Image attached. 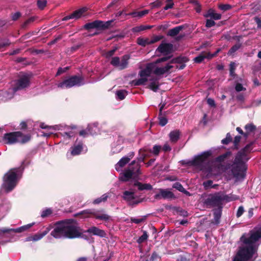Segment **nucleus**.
Here are the masks:
<instances>
[{"mask_svg":"<svg viewBox=\"0 0 261 261\" xmlns=\"http://www.w3.org/2000/svg\"><path fill=\"white\" fill-rule=\"evenodd\" d=\"M261 238V229L251 230L240 238L243 245L240 247L233 261H247L256 252L258 245L256 242Z\"/></svg>","mask_w":261,"mask_h":261,"instance_id":"1","label":"nucleus"},{"mask_svg":"<svg viewBox=\"0 0 261 261\" xmlns=\"http://www.w3.org/2000/svg\"><path fill=\"white\" fill-rule=\"evenodd\" d=\"M82 229H54L51 235L56 239H74L81 238L89 240L93 235L101 238L107 237L103 229H87L82 232Z\"/></svg>","mask_w":261,"mask_h":261,"instance_id":"2","label":"nucleus"},{"mask_svg":"<svg viewBox=\"0 0 261 261\" xmlns=\"http://www.w3.org/2000/svg\"><path fill=\"white\" fill-rule=\"evenodd\" d=\"M23 168L21 166L10 169L3 177L2 187L6 193L12 191L16 186Z\"/></svg>","mask_w":261,"mask_h":261,"instance_id":"3","label":"nucleus"},{"mask_svg":"<svg viewBox=\"0 0 261 261\" xmlns=\"http://www.w3.org/2000/svg\"><path fill=\"white\" fill-rule=\"evenodd\" d=\"M117 49V47H114L112 49L104 53L102 56L107 59L112 58L110 61L111 65L117 68L119 70H122L127 68L130 56L129 55H124L121 58V59L119 57H112Z\"/></svg>","mask_w":261,"mask_h":261,"instance_id":"4","label":"nucleus"},{"mask_svg":"<svg viewBox=\"0 0 261 261\" xmlns=\"http://www.w3.org/2000/svg\"><path fill=\"white\" fill-rule=\"evenodd\" d=\"M31 136L29 134L23 135L21 132H13L4 135L2 141L5 144H14L16 143L25 144L30 141Z\"/></svg>","mask_w":261,"mask_h":261,"instance_id":"5","label":"nucleus"},{"mask_svg":"<svg viewBox=\"0 0 261 261\" xmlns=\"http://www.w3.org/2000/svg\"><path fill=\"white\" fill-rule=\"evenodd\" d=\"M84 78L81 75H72L63 80L57 85L58 88L69 89L74 86H81L84 85Z\"/></svg>","mask_w":261,"mask_h":261,"instance_id":"6","label":"nucleus"},{"mask_svg":"<svg viewBox=\"0 0 261 261\" xmlns=\"http://www.w3.org/2000/svg\"><path fill=\"white\" fill-rule=\"evenodd\" d=\"M225 199L221 193L217 192L213 194H210L204 200V203L207 207L217 208L222 207L223 201Z\"/></svg>","mask_w":261,"mask_h":261,"instance_id":"7","label":"nucleus"},{"mask_svg":"<svg viewBox=\"0 0 261 261\" xmlns=\"http://www.w3.org/2000/svg\"><path fill=\"white\" fill-rule=\"evenodd\" d=\"M101 211H102V210L99 211L95 209H87L75 214L74 216L77 217L79 216H82V218H84L94 217L100 220H108L110 218L109 216L107 214H100Z\"/></svg>","mask_w":261,"mask_h":261,"instance_id":"8","label":"nucleus"},{"mask_svg":"<svg viewBox=\"0 0 261 261\" xmlns=\"http://www.w3.org/2000/svg\"><path fill=\"white\" fill-rule=\"evenodd\" d=\"M141 174L140 164H137L135 167H131L130 166L124 171L122 176L120 177V180L122 181H127L133 177H137Z\"/></svg>","mask_w":261,"mask_h":261,"instance_id":"9","label":"nucleus"},{"mask_svg":"<svg viewBox=\"0 0 261 261\" xmlns=\"http://www.w3.org/2000/svg\"><path fill=\"white\" fill-rule=\"evenodd\" d=\"M212 154L211 150L204 151L201 154L195 156L192 160L189 161L187 164L191 166H200L212 155Z\"/></svg>","mask_w":261,"mask_h":261,"instance_id":"10","label":"nucleus"},{"mask_svg":"<svg viewBox=\"0 0 261 261\" xmlns=\"http://www.w3.org/2000/svg\"><path fill=\"white\" fill-rule=\"evenodd\" d=\"M246 168L244 164L243 160L240 163H236V158L234 161V166L231 169V172L236 178H244L245 174V172Z\"/></svg>","mask_w":261,"mask_h":261,"instance_id":"11","label":"nucleus"},{"mask_svg":"<svg viewBox=\"0 0 261 261\" xmlns=\"http://www.w3.org/2000/svg\"><path fill=\"white\" fill-rule=\"evenodd\" d=\"M253 142L247 144L243 148L238 151L236 156V163H240L243 160H248V158L246 159L247 154L250 153L252 149Z\"/></svg>","mask_w":261,"mask_h":261,"instance_id":"12","label":"nucleus"},{"mask_svg":"<svg viewBox=\"0 0 261 261\" xmlns=\"http://www.w3.org/2000/svg\"><path fill=\"white\" fill-rule=\"evenodd\" d=\"M32 76V74H24L22 75L17 81L15 87V90L23 89L30 85V79Z\"/></svg>","mask_w":261,"mask_h":261,"instance_id":"13","label":"nucleus"},{"mask_svg":"<svg viewBox=\"0 0 261 261\" xmlns=\"http://www.w3.org/2000/svg\"><path fill=\"white\" fill-rule=\"evenodd\" d=\"M73 222V220L72 219L59 221L56 222L53 226L50 225L49 228H78L72 225ZM47 228H49V227Z\"/></svg>","mask_w":261,"mask_h":261,"instance_id":"14","label":"nucleus"},{"mask_svg":"<svg viewBox=\"0 0 261 261\" xmlns=\"http://www.w3.org/2000/svg\"><path fill=\"white\" fill-rule=\"evenodd\" d=\"M159 191V193L156 194L154 195V199L157 200L161 199V198L172 199L176 198L172 192L167 189H160Z\"/></svg>","mask_w":261,"mask_h":261,"instance_id":"15","label":"nucleus"},{"mask_svg":"<svg viewBox=\"0 0 261 261\" xmlns=\"http://www.w3.org/2000/svg\"><path fill=\"white\" fill-rule=\"evenodd\" d=\"M84 143L83 141H80L78 142L76 139L74 144L70 148V153L72 156H76L80 155L83 150Z\"/></svg>","mask_w":261,"mask_h":261,"instance_id":"16","label":"nucleus"},{"mask_svg":"<svg viewBox=\"0 0 261 261\" xmlns=\"http://www.w3.org/2000/svg\"><path fill=\"white\" fill-rule=\"evenodd\" d=\"M172 50L173 45L172 44L162 43L158 47L156 51L167 55L171 53Z\"/></svg>","mask_w":261,"mask_h":261,"instance_id":"17","label":"nucleus"},{"mask_svg":"<svg viewBox=\"0 0 261 261\" xmlns=\"http://www.w3.org/2000/svg\"><path fill=\"white\" fill-rule=\"evenodd\" d=\"M23 229H1L0 239L10 237L14 233L21 232Z\"/></svg>","mask_w":261,"mask_h":261,"instance_id":"18","label":"nucleus"},{"mask_svg":"<svg viewBox=\"0 0 261 261\" xmlns=\"http://www.w3.org/2000/svg\"><path fill=\"white\" fill-rule=\"evenodd\" d=\"M173 67V66L171 65L169 62L165 67H156L153 71V73L156 75H161L165 73L168 72Z\"/></svg>","mask_w":261,"mask_h":261,"instance_id":"19","label":"nucleus"},{"mask_svg":"<svg viewBox=\"0 0 261 261\" xmlns=\"http://www.w3.org/2000/svg\"><path fill=\"white\" fill-rule=\"evenodd\" d=\"M48 232V231L47 230H44L43 231H40L37 234H34L33 236H31L26 238L24 240V242H29L31 241H39L40 239H41L44 236H45Z\"/></svg>","mask_w":261,"mask_h":261,"instance_id":"20","label":"nucleus"},{"mask_svg":"<svg viewBox=\"0 0 261 261\" xmlns=\"http://www.w3.org/2000/svg\"><path fill=\"white\" fill-rule=\"evenodd\" d=\"M187 61H188V60L186 57H178L173 58L171 60H170V64L182 63L181 65H179V66H177L176 67H177V68H178L179 69H182L186 66V65L184 63L186 62Z\"/></svg>","mask_w":261,"mask_h":261,"instance_id":"21","label":"nucleus"},{"mask_svg":"<svg viewBox=\"0 0 261 261\" xmlns=\"http://www.w3.org/2000/svg\"><path fill=\"white\" fill-rule=\"evenodd\" d=\"M148 80L150 81V83L147 88L156 92L159 89L160 86L159 79L153 77L149 79Z\"/></svg>","mask_w":261,"mask_h":261,"instance_id":"22","label":"nucleus"},{"mask_svg":"<svg viewBox=\"0 0 261 261\" xmlns=\"http://www.w3.org/2000/svg\"><path fill=\"white\" fill-rule=\"evenodd\" d=\"M205 18L210 17L214 20H219L221 18V14L215 13L213 9H210L206 13L203 14Z\"/></svg>","mask_w":261,"mask_h":261,"instance_id":"23","label":"nucleus"},{"mask_svg":"<svg viewBox=\"0 0 261 261\" xmlns=\"http://www.w3.org/2000/svg\"><path fill=\"white\" fill-rule=\"evenodd\" d=\"M102 23V21L96 20L91 22L86 23L84 28L87 30H90L92 29H100V24Z\"/></svg>","mask_w":261,"mask_h":261,"instance_id":"24","label":"nucleus"},{"mask_svg":"<svg viewBox=\"0 0 261 261\" xmlns=\"http://www.w3.org/2000/svg\"><path fill=\"white\" fill-rule=\"evenodd\" d=\"M152 70V65L151 64L147 65L146 68L139 71V75L140 77H147L150 76Z\"/></svg>","mask_w":261,"mask_h":261,"instance_id":"25","label":"nucleus"},{"mask_svg":"<svg viewBox=\"0 0 261 261\" xmlns=\"http://www.w3.org/2000/svg\"><path fill=\"white\" fill-rule=\"evenodd\" d=\"M77 128V126L76 125H71L67 127V129L69 130L67 132H64L63 133H61V135L63 137H67L68 139H70L71 137H73L77 132L72 131V130H75Z\"/></svg>","mask_w":261,"mask_h":261,"instance_id":"26","label":"nucleus"},{"mask_svg":"<svg viewBox=\"0 0 261 261\" xmlns=\"http://www.w3.org/2000/svg\"><path fill=\"white\" fill-rule=\"evenodd\" d=\"M180 132L178 129H175L171 131L169 134L170 140L172 143H176L179 139Z\"/></svg>","mask_w":261,"mask_h":261,"instance_id":"27","label":"nucleus"},{"mask_svg":"<svg viewBox=\"0 0 261 261\" xmlns=\"http://www.w3.org/2000/svg\"><path fill=\"white\" fill-rule=\"evenodd\" d=\"M134 186L137 187L139 191H143L144 190H151L152 189V186L150 184H143L138 181H136L134 184Z\"/></svg>","mask_w":261,"mask_h":261,"instance_id":"28","label":"nucleus"},{"mask_svg":"<svg viewBox=\"0 0 261 261\" xmlns=\"http://www.w3.org/2000/svg\"><path fill=\"white\" fill-rule=\"evenodd\" d=\"M184 28L185 26L184 25L177 26L171 29H170L168 31L167 35L169 36L174 37L178 35L179 33L181 31H182Z\"/></svg>","mask_w":261,"mask_h":261,"instance_id":"29","label":"nucleus"},{"mask_svg":"<svg viewBox=\"0 0 261 261\" xmlns=\"http://www.w3.org/2000/svg\"><path fill=\"white\" fill-rule=\"evenodd\" d=\"M231 155L230 151H226L224 153L219 155L215 159V161L216 163H221L227 160Z\"/></svg>","mask_w":261,"mask_h":261,"instance_id":"30","label":"nucleus"},{"mask_svg":"<svg viewBox=\"0 0 261 261\" xmlns=\"http://www.w3.org/2000/svg\"><path fill=\"white\" fill-rule=\"evenodd\" d=\"M222 207L216 208L213 210L214 213V222L218 224L220 222V219L221 217Z\"/></svg>","mask_w":261,"mask_h":261,"instance_id":"31","label":"nucleus"},{"mask_svg":"<svg viewBox=\"0 0 261 261\" xmlns=\"http://www.w3.org/2000/svg\"><path fill=\"white\" fill-rule=\"evenodd\" d=\"M123 199L128 202H131L136 198L134 192L125 191L123 192Z\"/></svg>","mask_w":261,"mask_h":261,"instance_id":"32","label":"nucleus"},{"mask_svg":"<svg viewBox=\"0 0 261 261\" xmlns=\"http://www.w3.org/2000/svg\"><path fill=\"white\" fill-rule=\"evenodd\" d=\"M130 161V158L126 156H124L122 158L118 163L116 165V169L118 171L119 170V168H122L124 167L126 164H127Z\"/></svg>","mask_w":261,"mask_h":261,"instance_id":"33","label":"nucleus"},{"mask_svg":"<svg viewBox=\"0 0 261 261\" xmlns=\"http://www.w3.org/2000/svg\"><path fill=\"white\" fill-rule=\"evenodd\" d=\"M148 79L147 77H141L138 80H135L132 81L131 84L134 86L145 85V83L148 81Z\"/></svg>","mask_w":261,"mask_h":261,"instance_id":"34","label":"nucleus"},{"mask_svg":"<svg viewBox=\"0 0 261 261\" xmlns=\"http://www.w3.org/2000/svg\"><path fill=\"white\" fill-rule=\"evenodd\" d=\"M87 11L86 8H82L80 9H78L76 11H74L73 13H72L71 16L72 17V18L74 19H77L80 18L82 15L83 14L84 12H85Z\"/></svg>","mask_w":261,"mask_h":261,"instance_id":"35","label":"nucleus"},{"mask_svg":"<svg viewBox=\"0 0 261 261\" xmlns=\"http://www.w3.org/2000/svg\"><path fill=\"white\" fill-rule=\"evenodd\" d=\"M149 13L148 10H144L141 11H133L131 13H129L128 15H131L134 17H139L141 18L143 16Z\"/></svg>","mask_w":261,"mask_h":261,"instance_id":"36","label":"nucleus"},{"mask_svg":"<svg viewBox=\"0 0 261 261\" xmlns=\"http://www.w3.org/2000/svg\"><path fill=\"white\" fill-rule=\"evenodd\" d=\"M173 188L181 192H182L187 195H190V193L183 187L182 185L180 182H176L174 183L173 185Z\"/></svg>","mask_w":261,"mask_h":261,"instance_id":"37","label":"nucleus"},{"mask_svg":"<svg viewBox=\"0 0 261 261\" xmlns=\"http://www.w3.org/2000/svg\"><path fill=\"white\" fill-rule=\"evenodd\" d=\"M150 40L148 38H143L142 37H139L137 38V43L143 47L146 46L147 45L151 44L150 43Z\"/></svg>","mask_w":261,"mask_h":261,"instance_id":"38","label":"nucleus"},{"mask_svg":"<svg viewBox=\"0 0 261 261\" xmlns=\"http://www.w3.org/2000/svg\"><path fill=\"white\" fill-rule=\"evenodd\" d=\"M128 92L125 90H119L116 91L117 98L119 100H123L127 95Z\"/></svg>","mask_w":261,"mask_h":261,"instance_id":"39","label":"nucleus"},{"mask_svg":"<svg viewBox=\"0 0 261 261\" xmlns=\"http://www.w3.org/2000/svg\"><path fill=\"white\" fill-rule=\"evenodd\" d=\"M246 131L251 134V133H254L256 130V126L252 123L247 124L245 127Z\"/></svg>","mask_w":261,"mask_h":261,"instance_id":"40","label":"nucleus"},{"mask_svg":"<svg viewBox=\"0 0 261 261\" xmlns=\"http://www.w3.org/2000/svg\"><path fill=\"white\" fill-rule=\"evenodd\" d=\"M109 196L107 194L102 195L100 197L97 198L93 201V203L94 204H98L101 202H105L107 200Z\"/></svg>","mask_w":261,"mask_h":261,"instance_id":"41","label":"nucleus"},{"mask_svg":"<svg viewBox=\"0 0 261 261\" xmlns=\"http://www.w3.org/2000/svg\"><path fill=\"white\" fill-rule=\"evenodd\" d=\"M53 213L51 208H46L43 210L41 214V217L43 218H46L50 216Z\"/></svg>","mask_w":261,"mask_h":261,"instance_id":"42","label":"nucleus"},{"mask_svg":"<svg viewBox=\"0 0 261 261\" xmlns=\"http://www.w3.org/2000/svg\"><path fill=\"white\" fill-rule=\"evenodd\" d=\"M10 204L7 202H3V204L0 206V212L4 214L8 212L10 209Z\"/></svg>","mask_w":261,"mask_h":261,"instance_id":"43","label":"nucleus"},{"mask_svg":"<svg viewBox=\"0 0 261 261\" xmlns=\"http://www.w3.org/2000/svg\"><path fill=\"white\" fill-rule=\"evenodd\" d=\"M161 148V145H155L153 146L152 150L150 149L149 152L153 153L154 155H159Z\"/></svg>","mask_w":261,"mask_h":261,"instance_id":"44","label":"nucleus"},{"mask_svg":"<svg viewBox=\"0 0 261 261\" xmlns=\"http://www.w3.org/2000/svg\"><path fill=\"white\" fill-rule=\"evenodd\" d=\"M241 46V43H237L235 45H233L229 50L228 52V55H231L236 51H237Z\"/></svg>","mask_w":261,"mask_h":261,"instance_id":"45","label":"nucleus"},{"mask_svg":"<svg viewBox=\"0 0 261 261\" xmlns=\"http://www.w3.org/2000/svg\"><path fill=\"white\" fill-rule=\"evenodd\" d=\"M36 18L37 17L35 16L31 17L23 22V23L21 25V27L23 29L25 28L29 24L33 23L36 19Z\"/></svg>","mask_w":261,"mask_h":261,"instance_id":"46","label":"nucleus"},{"mask_svg":"<svg viewBox=\"0 0 261 261\" xmlns=\"http://www.w3.org/2000/svg\"><path fill=\"white\" fill-rule=\"evenodd\" d=\"M146 217H147V216H143L140 218H132L130 219V221L133 223H135L136 224H140V223L145 222V221L146 219Z\"/></svg>","mask_w":261,"mask_h":261,"instance_id":"47","label":"nucleus"},{"mask_svg":"<svg viewBox=\"0 0 261 261\" xmlns=\"http://www.w3.org/2000/svg\"><path fill=\"white\" fill-rule=\"evenodd\" d=\"M236 70V64L234 62H231L229 64V73L232 77H235L237 75L234 71Z\"/></svg>","mask_w":261,"mask_h":261,"instance_id":"48","label":"nucleus"},{"mask_svg":"<svg viewBox=\"0 0 261 261\" xmlns=\"http://www.w3.org/2000/svg\"><path fill=\"white\" fill-rule=\"evenodd\" d=\"M46 0H38L37 1V5L38 8L40 10H43L46 6Z\"/></svg>","mask_w":261,"mask_h":261,"instance_id":"49","label":"nucleus"},{"mask_svg":"<svg viewBox=\"0 0 261 261\" xmlns=\"http://www.w3.org/2000/svg\"><path fill=\"white\" fill-rule=\"evenodd\" d=\"M218 8L221 10L223 11H226L231 9L232 8V6L229 4H220L218 5Z\"/></svg>","mask_w":261,"mask_h":261,"instance_id":"50","label":"nucleus"},{"mask_svg":"<svg viewBox=\"0 0 261 261\" xmlns=\"http://www.w3.org/2000/svg\"><path fill=\"white\" fill-rule=\"evenodd\" d=\"M241 137L240 136H237L234 137L233 140V149L238 150L239 149V144L240 142Z\"/></svg>","mask_w":261,"mask_h":261,"instance_id":"51","label":"nucleus"},{"mask_svg":"<svg viewBox=\"0 0 261 261\" xmlns=\"http://www.w3.org/2000/svg\"><path fill=\"white\" fill-rule=\"evenodd\" d=\"M232 137L230 133H228L226 134V138L222 140L221 143L223 144L227 145L232 141Z\"/></svg>","mask_w":261,"mask_h":261,"instance_id":"52","label":"nucleus"},{"mask_svg":"<svg viewBox=\"0 0 261 261\" xmlns=\"http://www.w3.org/2000/svg\"><path fill=\"white\" fill-rule=\"evenodd\" d=\"M159 124L162 126H165L168 122V119L162 115H159Z\"/></svg>","mask_w":261,"mask_h":261,"instance_id":"53","label":"nucleus"},{"mask_svg":"<svg viewBox=\"0 0 261 261\" xmlns=\"http://www.w3.org/2000/svg\"><path fill=\"white\" fill-rule=\"evenodd\" d=\"M206 58V56L205 55H204L203 53L202 54H201L200 55H199L198 56L195 57L194 59V61L195 63H201L204 59Z\"/></svg>","mask_w":261,"mask_h":261,"instance_id":"54","label":"nucleus"},{"mask_svg":"<svg viewBox=\"0 0 261 261\" xmlns=\"http://www.w3.org/2000/svg\"><path fill=\"white\" fill-rule=\"evenodd\" d=\"M112 20L107 21L106 22H104L102 21V23L100 24L99 28L100 30H105L108 29L110 26Z\"/></svg>","mask_w":261,"mask_h":261,"instance_id":"55","label":"nucleus"},{"mask_svg":"<svg viewBox=\"0 0 261 261\" xmlns=\"http://www.w3.org/2000/svg\"><path fill=\"white\" fill-rule=\"evenodd\" d=\"M147 238H148V235L147 234V232L146 231H144L143 232V234L141 237H140L139 238V239L137 240V242L139 244L142 243L143 242H144L147 239Z\"/></svg>","mask_w":261,"mask_h":261,"instance_id":"56","label":"nucleus"},{"mask_svg":"<svg viewBox=\"0 0 261 261\" xmlns=\"http://www.w3.org/2000/svg\"><path fill=\"white\" fill-rule=\"evenodd\" d=\"M10 42L8 39L2 40L0 41V49L2 48L9 46Z\"/></svg>","mask_w":261,"mask_h":261,"instance_id":"57","label":"nucleus"},{"mask_svg":"<svg viewBox=\"0 0 261 261\" xmlns=\"http://www.w3.org/2000/svg\"><path fill=\"white\" fill-rule=\"evenodd\" d=\"M235 90L237 92H239L242 91H245L246 89L243 86L242 84L237 83L235 86Z\"/></svg>","mask_w":261,"mask_h":261,"instance_id":"58","label":"nucleus"},{"mask_svg":"<svg viewBox=\"0 0 261 261\" xmlns=\"http://www.w3.org/2000/svg\"><path fill=\"white\" fill-rule=\"evenodd\" d=\"M21 16V13L20 12H17L11 14V17L12 20L16 21Z\"/></svg>","mask_w":261,"mask_h":261,"instance_id":"59","label":"nucleus"},{"mask_svg":"<svg viewBox=\"0 0 261 261\" xmlns=\"http://www.w3.org/2000/svg\"><path fill=\"white\" fill-rule=\"evenodd\" d=\"M132 31L134 33H138L142 31H145V27L144 25H141L140 26H137L133 28L132 29Z\"/></svg>","mask_w":261,"mask_h":261,"instance_id":"60","label":"nucleus"},{"mask_svg":"<svg viewBox=\"0 0 261 261\" xmlns=\"http://www.w3.org/2000/svg\"><path fill=\"white\" fill-rule=\"evenodd\" d=\"M159 258L155 252L152 254L151 256L147 258L145 261H159Z\"/></svg>","mask_w":261,"mask_h":261,"instance_id":"61","label":"nucleus"},{"mask_svg":"<svg viewBox=\"0 0 261 261\" xmlns=\"http://www.w3.org/2000/svg\"><path fill=\"white\" fill-rule=\"evenodd\" d=\"M171 57H172L171 56H166V57H163L162 58H159L155 61V63L158 64V63H160L161 62H166V61H168V60H169L171 58Z\"/></svg>","mask_w":261,"mask_h":261,"instance_id":"62","label":"nucleus"},{"mask_svg":"<svg viewBox=\"0 0 261 261\" xmlns=\"http://www.w3.org/2000/svg\"><path fill=\"white\" fill-rule=\"evenodd\" d=\"M215 22L212 19H207L206 21L205 27L207 28H211L215 25Z\"/></svg>","mask_w":261,"mask_h":261,"instance_id":"63","label":"nucleus"},{"mask_svg":"<svg viewBox=\"0 0 261 261\" xmlns=\"http://www.w3.org/2000/svg\"><path fill=\"white\" fill-rule=\"evenodd\" d=\"M63 38V36L62 34L59 35L55 38L51 40L50 42L48 43V45H53L57 43L58 41L60 40Z\"/></svg>","mask_w":261,"mask_h":261,"instance_id":"64","label":"nucleus"}]
</instances>
